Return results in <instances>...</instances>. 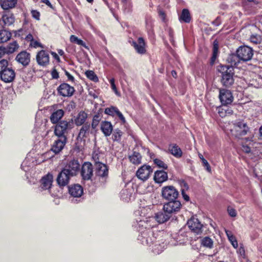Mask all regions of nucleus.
I'll return each mask as SVG.
<instances>
[{"label": "nucleus", "instance_id": "1", "mask_svg": "<svg viewBox=\"0 0 262 262\" xmlns=\"http://www.w3.org/2000/svg\"><path fill=\"white\" fill-rule=\"evenodd\" d=\"M15 73L11 68L8 67L7 60L2 59L0 61V77L5 82H12L15 78Z\"/></svg>", "mask_w": 262, "mask_h": 262}, {"label": "nucleus", "instance_id": "2", "mask_svg": "<svg viewBox=\"0 0 262 262\" xmlns=\"http://www.w3.org/2000/svg\"><path fill=\"white\" fill-rule=\"evenodd\" d=\"M249 131V128L247 123L241 120L234 121L231 129L232 135L238 139H241L243 136L247 135Z\"/></svg>", "mask_w": 262, "mask_h": 262}, {"label": "nucleus", "instance_id": "3", "mask_svg": "<svg viewBox=\"0 0 262 262\" xmlns=\"http://www.w3.org/2000/svg\"><path fill=\"white\" fill-rule=\"evenodd\" d=\"M221 82L226 87H230L234 82L233 68L229 66H222Z\"/></svg>", "mask_w": 262, "mask_h": 262}, {"label": "nucleus", "instance_id": "4", "mask_svg": "<svg viewBox=\"0 0 262 262\" xmlns=\"http://www.w3.org/2000/svg\"><path fill=\"white\" fill-rule=\"evenodd\" d=\"M139 229L140 234L138 236V239L141 242L143 245L151 247L156 242V237L154 236L152 232L150 230H146L142 232Z\"/></svg>", "mask_w": 262, "mask_h": 262}, {"label": "nucleus", "instance_id": "5", "mask_svg": "<svg viewBox=\"0 0 262 262\" xmlns=\"http://www.w3.org/2000/svg\"><path fill=\"white\" fill-rule=\"evenodd\" d=\"M72 128V123L67 121L58 122L55 127L54 134L58 137H66L68 130Z\"/></svg>", "mask_w": 262, "mask_h": 262}, {"label": "nucleus", "instance_id": "6", "mask_svg": "<svg viewBox=\"0 0 262 262\" xmlns=\"http://www.w3.org/2000/svg\"><path fill=\"white\" fill-rule=\"evenodd\" d=\"M162 196L167 201L177 200L179 195L178 191L173 186H166L162 188Z\"/></svg>", "mask_w": 262, "mask_h": 262}, {"label": "nucleus", "instance_id": "7", "mask_svg": "<svg viewBox=\"0 0 262 262\" xmlns=\"http://www.w3.org/2000/svg\"><path fill=\"white\" fill-rule=\"evenodd\" d=\"M181 206V202L177 199L168 201L163 205V209L172 216L180 211Z\"/></svg>", "mask_w": 262, "mask_h": 262}, {"label": "nucleus", "instance_id": "8", "mask_svg": "<svg viewBox=\"0 0 262 262\" xmlns=\"http://www.w3.org/2000/svg\"><path fill=\"white\" fill-rule=\"evenodd\" d=\"M80 164L77 160L73 159L70 161L62 169L71 176L77 175L80 170Z\"/></svg>", "mask_w": 262, "mask_h": 262}, {"label": "nucleus", "instance_id": "9", "mask_svg": "<svg viewBox=\"0 0 262 262\" xmlns=\"http://www.w3.org/2000/svg\"><path fill=\"white\" fill-rule=\"evenodd\" d=\"M36 59L38 65L45 67L49 64V53L47 50H40L36 55Z\"/></svg>", "mask_w": 262, "mask_h": 262}, {"label": "nucleus", "instance_id": "10", "mask_svg": "<svg viewBox=\"0 0 262 262\" xmlns=\"http://www.w3.org/2000/svg\"><path fill=\"white\" fill-rule=\"evenodd\" d=\"M219 99L223 105H226L233 102V97L230 90L223 89L220 90Z\"/></svg>", "mask_w": 262, "mask_h": 262}, {"label": "nucleus", "instance_id": "11", "mask_svg": "<svg viewBox=\"0 0 262 262\" xmlns=\"http://www.w3.org/2000/svg\"><path fill=\"white\" fill-rule=\"evenodd\" d=\"M152 172V169L149 165H144L137 170V177L143 181L146 180Z\"/></svg>", "mask_w": 262, "mask_h": 262}, {"label": "nucleus", "instance_id": "12", "mask_svg": "<svg viewBox=\"0 0 262 262\" xmlns=\"http://www.w3.org/2000/svg\"><path fill=\"white\" fill-rule=\"evenodd\" d=\"M72 177L69 173L62 169L57 176L56 181L60 187H64L68 185Z\"/></svg>", "mask_w": 262, "mask_h": 262}, {"label": "nucleus", "instance_id": "13", "mask_svg": "<svg viewBox=\"0 0 262 262\" xmlns=\"http://www.w3.org/2000/svg\"><path fill=\"white\" fill-rule=\"evenodd\" d=\"M187 225L191 231L196 234L201 233L202 231V224L198 219L194 217H191L188 221Z\"/></svg>", "mask_w": 262, "mask_h": 262}, {"label": "nucleus", "instance_id": "14", "mask_svg": "<svg viewBox=\"0 0 262 262\" xmlns=\"http://www.w3.org/2000/svg\"><path fill=\"white\" fill-rule=\"evenodd\" d=\"M257 144L256 142H253L251 138H246L242 140V149L245 153H250L253 151Z\"/></svg>", "mask_w": 262, "mask_h": 262}, {"label": "nucleus", "instance_id": "15", "mask_svg": "<svg viewBox=\"0 0 262 262\" xmlns=\"http://www.w3.org/2000/svg\"><path fill=\"white\" fill-rule=\"evenodd\" d=\"M58 92L60 95L63 97H70L73 95L75 90L73 86L63 83L59 86Z\"/></svg>", "mask_w": 262, "mask_h": 262}, {"label": "nucleus", "instance_id": "16", "mask_svg": "<svg viewBox=\"0 0 262 262\" xmlns=\"http://www.w3.org/2000/svg\"><path fill=\"white\" fill-rule=\"evenodd\" d=\"M30 59V54L26 52V50L21 51L15 57L16 61L24 67H26L29 64Z\"/></svg>", "mask_w": 262, "mask_h": 262}, {"label": "nucleus", "instance_id": "17", "mask_svg": "<svg viewBox=\"0 0 262 262\" xmlns=\"http://www.w3.org/2000/svg\"><path fill=\"white\" fill-rule=\"evenodd\" d=\"M93 166L89 162L84 163L82 166L81 171V174L82 178L85 180L91 179L93 176Z\"/></svg>", "mask_w": 262, "mask_h": 262}, {"label": "nucleus", "instance_id": "18", "mask_svg": "<svg viewBox=\"0 0 262 262\" xmlns=\"http://www.w3.org/2000/svg\"><path fill=\"white\" fill-rule=\"evenodd\" d=\"M58 138L54 142L51 148L52 150L55 154H58L60 152L67 142L66 137Z\"/></svg>", "mask_w": 262, "mask_h": 262}, {"label": "nucleus", "instance_id": "19", "mask_svg": "<svg viewBox=\"0 0 262 262\" xmlns=\"http://www.w3.org/2000/svg\"><path fill=\"white\" fill-rule=\"evenodd\" d=\"M96 174L102 179L106 178L108 176V168L106 165L99 162H95Z\"/></svg>", "mask_w": 262, "mask_h": 262}, {"label": "nucleus", "instance_id": "20", "mask_svg": "<svg viewBox=\"0 0 262 262\" xmlns=\"http://www.w3.org/2000/svg\"><path fill=\"white\" fill-rule=\"evenodd\" d=\"M53 183V176L50 173L42 177L40 180V188L41 190H49Z\"/></svg>", "mask_w": 262, "mask_h": 262}, {"label": "nucleus", "instance_id": "21", "mask_svg": "<svg viewBox=\"0 0 262 262\" xmlns=\"http://www.w3.org/2000/svg\"><path fill=\"white\" fill-rule=\"evenodd\" d=\"M14 20L15 18L12 14L8 13L4 14L0 19V26L3 28L9 27L13 24Z\"/></svg>", "mask_w": 262, "mask_h": 262}, {"label": "nucleus", "instance_id": "22", "mask_svg": "<svg viewBox=\"0 0 262 262\" xmlns=\"http://www.w3.org/2000/svg\"><path fill=\"white\" fill-rule=\"evenodd\" d=\"M69 192L74 198H79L83 194V188L79 184L72 185L69 187Z\"/></svg>", "mask_w": 262, "mask_h": 262}, {"label": "nucleus", "instance_id": "23", "mask_svg": "<svg viewBox=\"0 0 262 262\" xmlns=\"http://www.w3.org/2000/svg\"><path fill=\"white\" fill-rule=\"evenodd\" d=\"M249 84L256 88H262V71L260 74L252 73V78L249 80Z\"/></svg>", "mask_w": 262, "mask_h": 262}, {"label": "nucleus", "instance_id": "24", "mask_svg": "<svg viewBox=\"0 0 262 262\" xmlns=\"http://www.w3.org/2000/svg\"><path fill=\"white\" fill-rule=\"evenodd\" d=\"M236 51L238 54L240 60L243 61H247L251 60L253 55V50Z\"/></svg>", "mask_w": 262, "mask_h": 262}, {"label": "nucleus", "instance_id": "25", "mask_svg": "<svg viewBox=\"0 0 262 262\" xmlns=\"http://www.w3.org/2000/svg\"><path fill=\"white\" fill-rule=\"evenodd\" d=\"M100 129L105 136H110L113 132V125L110 122L104 121L101 123Z\"/></svg>", "mask_w": 262, "mask_h": 262}, {"label": "nucleus", "instance_id": "26", "mask_svg": "<svg viewBox=\"0 0 262 262\" xmlns=\"http://www.w3.org/2000/svg\"><path fill=\"white\" fill-rule=\"evenodd\" d=\"M168 179L167 173L163 170H157L155 172L154 180L157 183H162Z\"/></svg>", "mask_w": 262, "mask_h": 262}, {"label": "nucleus", "instance_id": "27", "mask_svg": "<svg viewBox=\"0 0 262 262\" xmlns=\"http://www.w3.org/2000/svg\"><path fill=\"white\" fill-rule=\"evenodd\" d=\"M171 215L168 213L166 211H160L155 214V219L156 221L160 224L164 223L167 221Z\"/></svg>", "mask_w": 262, "mask_h": 262}, {"label": "nucleus", "instance_id": "28", "mask_svg": "<svg viewBox=\"0 0 262 262\" xmlns=\"http://www.w3.org/2000/svg\"><path fill=\"white\" fill-rule=\"evenodd\" d=\"M88 118V114L84 111H80L75 117L74 123L77 126H81L84 124L85 122Z\"/></svg>", "mask_w": 262, "mask_h": 262}, {"label": "nucleus", "instance_id": "29", "mask_svg": "<svg viewBox=\"0 0 262 262\" xmlns=\"http://www.w3.org/2000/svg\"><path fill=\"white\" fill-rule=\"evenodd\" d=\"M82 125L78 136V138L80 139L88 137L91 130V125L90 123H86Z\"/></svg>", "mask_w": 262, "mask_h": 262}, {"label": "nucleus", "instance_id": "30", "mask_svg": "<svg viewBox=\"0 0 262 262\" xmlns=\"http://www.w3.org/2000/svg\"><path fill=\"white\" fill-rule=\"evenodd\" d=\"M227 61L231 64V66L229 67L233 68V67L237 66L241 60L239 59L238 53L236 52V54H231L229 55L227 59Z\"/></svg>", "mask_w": 262, "mask_h": 262}, {"label": "nucleus", "instance_id": "31", "mask_svg": "<svg viewBox=\"0 0 262 262\" xmlns=\"http://www.w3.org/2000/svg\"><path fill=\"white\" fill-rule=\"evenodd\" d=\"M168 150L173 156L176 158H181L182 156V151L181 148L176 144H170L169 146Z\"/></svg>", "mask_w": 262, "mask_h": 262}, {"label": "nucleus", "instance_id": "32", "mask_svg": "<svg viewBox=\"0 0 262 262\" xmlns=\"http://www.w3.org/2000/svg\"><path fill=\"white\" fill-rule=\"evenodd\" d=\"M166 246L164 243L161 244L159 241H156L151 246V250L155 254H159L166 248Z\"/></svg>", "mask_w": 262, "mask_h": 262}, {"label": "nucleus", "instance_id": "33", "mask_svg": "<svg viewBox=\"0 0 262 262\" xmlns=\"http://www.w3.org/2000/svg\"><path fill=\"white\" fill-rule=\"evenodd\" d=\"M179 19L181 23H189L191 21V17L188 9H183Z\"/></svg>", "mask_w": 262, "mask_h": 262}, {"label": "nucleus", "instance_id": "34", "mask_svg": "<svg viewBox=\"0 0 262 262\" xmlns=\"http://www.w3.org/2000/svg\"><path fill=\"white\" fill-rule=\"evenodd\" d=\"M64 113V111L61 109L53 112L50 117L51 122L54 124L58 123L59 120L63 117Z\"/></svg>", "mask_w": 262, "mask_h": 262}, {"label": "nucleus", "instance_id": "35", "mask_svg": "<svg viewBox=\"0 0 262 262\" xmlns=\"http://www.w3.org/2000/svg\"><path fill=\"white\" fill-rule=\"evenodd\" d=\"M17 2V0H3L1 3V6L4 10H9L13 8Z\"/></svg>", "mask_w": 262, "mask_h": 262}, {"label": "nucleus", "instance_id": "36", "mask_svg": "<svg viewBox=\"0 0 262 262\" xmlns=\"http://www.w3.org/2000/svg\"><path fill=\"white\" fill-rule=\"evenodd\" d=\"M129 159L133 164L138 165L141 163L142 157L139 152L134 151L133 154L129 157Z\"/></svg>", "mask_w": 262, "mask_h": 262}, {"label": "nucleus", "instance_id": "37", "mask_svg": "<svg viewBox=\"0 0 262 262\" xmlns=\"http://www.w3.org/2000/svg\"><path fill=\"white\" fill-rule=\"evenodd\" d=\"M11 37L10 32L6 30H0V43L8 41Z\"/></svg>", "mask_w": 262, "mask_h": 262}, {"label": "nucleus", "instance_id": "38", "mask_svg": "<svg viewBox=\"0 0 262 262\" xmlns=\"http://www.w3.org/2000/svg\"><path fill=\"white\" fill-rule=\"evenodd\" d=\"M134 47L135 49H144L145 48V41L142 37H139L137 42L133 41Z\"/></svg>", "mask_w": 262, "mask_h": 262}, {"label": "nucleus", "instance_id": "39", "mask_svg": "<svg viewBox=\"0 0 262 262\" xmlns=\"http://www.w3.org/2000/svg\"><path fill=\"white\" fill-rule=\"evenodd\" d=\"M70 41L71 42L76 43L78 45L82 46L85 48L88 49V47L86 46V44L80 39H79L77 36L72 35L70 36Z\"/></svg>", "mask_w": 262, "mask_h": 262}, {"label": "nucleus", "instance_id": "40", "mask_svg": "<svg viewBox=\"0 0 262 262\" xmlns=\"http://www.w3.org/2000/svg\"><path fill=\"white\" fill-rule=\"evenodd\" d=\"M213 241L209 237H205L201 240V244L204 247L211 248L213 246Z\"/></svg>", "mask_w": 262, "mask_h": 262}, {"label": "nucleus", "instance_id": "41", "mask_svg": "<svg viewBox=\"0 0 262 262\" xmlns=\"http://www.w3.org/2000/svg\"><path fill=\"white\" fill-rule=\"evenodd\" d=\"M149 225H148V223H146L144 221H140L138 223V230L139 232V229L141 230L142 232L145 231L146 230L149 229Z\"/></svg>", "mask_w": 262, "mask_h": 262}, {"label": "nucleus", "instance_id": "42", "mask_svg": "<svg viewBox=\"0 0 262 262\" xmlns=\"http://www.w3.org/2000/svg\"><path fill=\"white\" fill-rule=\"evenodd\" d=\"M250 40L253 44L258 45L261 43L262 41V38L259 35L252 34L250 38Z\"/></svg>", "mask_w": 262, "mask_h": 262}, {"label": "nucleus", "instance_id": "43", "mask_svg": "<svg viewBox=\"0 0 262 262\" xmlns=\"http://www.w3.org/2000/svg\"><path fill=\"white\" fill-rule=\"evenodd\" d=\"M122 135V132L119 129H116L113 133L112 139L115 141L119 142L121 140Z\"/></svg>", "mask_w": 262, "mask_h": 262}, {"label": "nucleus", "instance_id": "44", "mask_svg": "<svg viewBox=\"0 0 262 262\" xmlns=\"http://www.w3.org/2000/svg\"><path fill=\"white\" fill-rule=\"evenodd\" d=\"M85 74L91 80H92L94 82H97L98 81V77L93 71H87L85 72Z\"/></svg>", "mask_w": 262, "mask_h": 262}, {"label": "nucleus", "instance_id": "45", "mask_svg": "<svg viewBox=\"0 0 262 262\" xmlns=\"http://www.w3.org/2000/svg\"><path fill=\"white\" fill-rule=\"evenodd\" d=\"M101 120V117L99 114L95 115L93 117L92 122L91 124L92 128L95 129L98 126L100 121Z\"/></svg>", "mask_w": 262, "mask_h": 262}, {"label": "nucleus", "instance_id": "46", "mask_svg": "<svg viewBox=\"0 0 262 262\" xmlns=\"http://www.w3.org/2000/svg\"><path fill=\"white\" fill-rule=\"evenodd\" d=\"M131 193L128 192L127 189L122 190L121 192V197L122 199L125 201H128L130 200Z\"/></svg>", "mask_w": 262, "mask_h": 262}, {"label": "nucleus", "instance_id": "47", "mask_svg": "<svg viewBox=\"0 0 262 262\" xmlns=\"http://www.w3.org/2000/svg\"><path fill=\"white\" fill-rule=\"evenodd\" d=\"M154 163L159 168H163L164 169H167L168 166L163 161L159 159H154Z\"/></svg>", "mask_w": 262, "mask_h": 262}, {"label": "nucleus", "instance_id": "48", "mask_svg": "<svg viewBox=\"0 0 262 262\" xmlns=\"http://www.w3.org/2000/svg\"><path fill=\"white\" fill-rule=\"evenodd\" d=\"M118 109L115 106H111L110 107H107L105 109L104 113L106 114L111 115V116H115L117 113V111H118Z\"/></svg>", "mask_w": 262, "mask_h": 262}, {"label": "nucleus", "instance_id": "49", "mask_svg": "<svg viewBox=\"0 0 262 262\" xmlns=\"http://www.w3.org/2000/svg\"><path fill=\"white\" fill-rule=\"evenodd\" d=\"M199 158H200V159L202 160L203 166L206 168V169L207 170V171L210 172L211 170V167H210L208 162H207V161L204 158L202 155L199 154Z\"/></svg>", "mask_w": 262, "mask_h": 262}, {"label": "nucleus", "instance_id": "50", "mask_svg": "<svg viewBox=\"0 0 262 262\" xmlns=\"http://www.w3.org/2000/svg\"><path fill=\"white\" fill-rule=\"evenodd\" d=\"M219 50H213L210 61V64L211 65H213L215 63L216 60L219 56Z\"/></svg>", "mask_w": 262, "mask_h": 262}, {"label": "nucleus", "instance_id": "51", "mask_svg": "<svg viewBox=\"0 0 262 262\" xmlns=\"http://www.w3.org/2000/svg\"><path fill=\"white\" fill-rule=\"evenodd\" d=\"M122 2L125 10L127 12L130 11L132 8L130 2L128 0H122Z\"/></svg>", "mask_w": 262, "mask_h": 262}, {"label": "nucleus", "instance_id": "52", "mask_svg": "<svg viewBox=\"0 0 262 262\" xmlns=\"http://www.w3.org/2000/svg\"><path fill=\"white\" fill-rule=\"evenodd\" d=\"M110 84H111V88L113 90V91L115 92V93L117 95L120 96V93L118 91L117 89L116 88V85L115 84V79L114 78H111L110 80Z\"/></svg>", "mask_w": 262, "mask_h": 262}, {"label": "nucleus", "instance_id": "53", "mask_svg": "<svg viewBox=\"0 0 262 262\" xmlns=\"http://www.w3.org/2000/svg\"><path fill=\"white\" fill-rule=\"evenodd\" d=\"M14 33L15 36L20 37L21 38H23L24 36L26 35V31L24 29H20L17 31H15Z\"/></svg>", "mask_w": 262, "mask_h": 262}, {"label": "nucleus", "instance_id": "54", "mask_svg": "<svg viewBox=\"0 0 262 262\" xmlns=\"http://www.w3.org/2000/svg\"><path fill=\"white\" fill-rule=\"evenodd\" d=\"M30 46L32 48H44V47L42 44H41L39 42L34 40V39L30 42Z\"/></svg>", "mask_w": 262, "mask_h": 262}, {"label": "nucleus", "instance_id": "55", "mask_svg": "<svg viewBox=\"0 0 262 262\" xmlns=\"http://www.w3.org/2000/svg\"><path fill=\"white\" fill-rule=\"evenodd\" d=\"M228 239L230 242L232 246L234 248L236 249L238 247V243H237V240L236 239L234 235L230 236V237H229V239Z\"/></svg>", "mask_w": 262, "mask_h": 262}, {"label": "nucleus", "instance_id": "56", "mask_svg": "<svg viewBox=\"0 0 262 262\" xmlns=\"http://www.w3.org/2000/svg\"><path fill=\"white\" fill-rule=\"evenodd\" d=\"M237 252L239 254V256L243 258H245V251L243 245H240V247L237 250Z\"/></svg>", "mask_w": 262, "mask_h": 262}, {"label": "nucleus", "instance_id": "57", "mask_svg": "<svg viewBox=\"0 0 262 262\" xmlns=\"http://www.w3.org/2000/svg\"><path fill=\"white\" fill-rule=\"evenodd\" d=\"M228 212L231 217H235L237 215V212L235 209L231 207H229L228 208Z\"/></svg>", "mask_w": 262, "mask_h": 262}, {"label": "nucleus", "instance_id": "58", "mask_svg": "<svg viewBox=\"0 0 262 262\" xmlns=\"http://www.w3.org/2000/svg\"><path fill=\"white\" fill-rule=\"evenodd\" d=\"M18 48V45L16 41H13L10 43L7 49H17Z\"/></svg>", "mask_w": 262, "mask_h": 262}, {"label": "nucleus", "instance_id": "59", "mask_svg": "<svg viewBox=\"0 0 262 262\" xmlns=\"http://www.w3.org/2000/svg\"><path fill=\"white\" fill-rule=\"evenodd\" d=\"M31 14L33 18L37 20L39 19L40 13L39 12L37 11L36 10H32L31 11Z\"/></svg>", "mask_w": 262, "mask_h": 262}, {"label": "nucleus", "instance_id": "60", "mask_svg": "<svg viewBox=\"0 0 262 262\" xmlns=\"http://www.w3.org/2000/svg\"><path fill=\"white\" fill-rule=\"evenodd\" d=\"M116 115H117L119 118L120 120L123 123H125V118L124 117V116L122 115V114L119 111V110H118V111H117V113L116 114Z\"/></svg>", "mask_w": 262, "mask_h": 262}, {"label": "nucleus", "instance_id": "61", "mask_svg": "<svg viewBox=\"0 0 262 262\" xmlns=\"http://www.w3.org/2000/svg\"><path fill=\"white\" fill-rule=\"evenodd\" d=\"M51 75L53 79H57L59 77L58 73L55 69L52 71Z\"/></svg>", "mask_w": 262, "mask_h": 262}, {"label": "nucleus", "instance_id": "62", "mask_svg": "<svg viewBox=\"0 0 262 262\" xmlns=\"http://www.w3.org/2000/svg\"><path fill=\"white\" fill-rule=\"evenodd\" d=\"M15 50H8V52H5V50H0V58H1L5 53H12Z\"/></svg>", "mask_w": 262, "mask_h": 262}, {"label": "nucleus", "instance_id": "63", "mask_svg": "<svg viewBox=\"0 0 262 262\" xmlns=\"http://www.w3.org/2000/svg\"><path fill=\"white\" fill-rule=\"evenodd\" d=\"M221 19L219 17H217L215 19V20L212 21V24L215 26H218L219 25H220L221 24Z\"/></svg>", "mask_w": 262, "mask_h": 262}, {"label": "nucleus", "instance_id": "64", "mask_svg": "<svg viewBox=\"0 0 262 262\" xmlns=\"http://www.w3.org/2000/svg\"><path fill=\"white\" fill-rule=\"evenodd\" d=\"M25 39L28 41H30V42L33 40V36L31 34H29L26 35Z\"/></svg>", "mask_w": 262, "mask_h": 262}]
</instances>
